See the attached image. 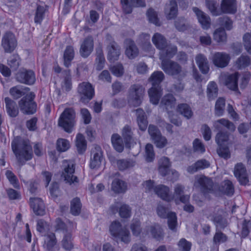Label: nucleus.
I'll return each instance as SVG.
<instances>
[{
	"mask_svg": "<svg viewBox=\"0 0 251 251\" xmlns=\"http://www.w3.org/2000/svg\"><path fill=\"white\" fill-rule=\"evenodd\" d=\"M7 112L11 117H15L19 113V110L16 103L9 98L6 97L4 99Z\"/></svg>",
	"mask_w": 251,
	"mask_h": 251,
	"instance_id": "nucleus-32",
	"label": "nucleus"
},
{
	"mask_svg": "<svg viewBox=\"0 0 251 251\" xmlns=\"http://www.w3.org/2000/svg\"><path fill=\"white\" fill-rule=\"evenodd\" d=\"M211 59L215 66L223 68L228 65L230 57L226 52H216L212 54Z\"/></svg>",
	"mask_w": 251,
	"mask_h": 251,
	"instance_id": "nucleus-15",
	"label": "nucleus"
},
{
	"mask_svg": "<svg viewBox=\"0 0 251 251\" xmlns=\"http://www.w3.org/2000/svg\"><path fill=\"white\" fill-rule=\"evenodd\" d=\"M222 211L220 209H215L214 210L205 211L204 215L210 220L212 221L217 227L224 228L227 226V222L224 219L221 213Z\"/></svg>",
	"mask_w": 251,
	"mask_h": 251,
	"instance_id": "nucleus-8",
	"label": "nucleus"
},
{
	"mask_svg": "<svg viewBox=\"0 0 251 251\" xmlns=\"http://www.w3.org/2000/svg\"><path fill=\"white\" fill-rule=\"evenodd\" d=\"M147 16L150 22L156 25H160L159 21L156 13L152 9H150L147 12Z\"/></svg>",
	"mask_w": 251,
	"mask_h": 251,
	"instance_id": "nucleus-60",
	"label": "nucleus"
},
{
	"mask_svg": "<svg viewBox=\"0 0 251 251\" xmlns=\"http://www.w3.org/2000/svg\"><path fill=\"white\" fill-rule=\"evenodd\" d=\"M111 209L113 213L119 211V215L122 218H128L131 216V208L126 204L117 202L111 206Z\"/></svg>",
	"mask_w": 251,
	"mask_h": 251,
	"instance_id": "nucleus-17",
	"label": "nucleus"
},
{
	"mask_svg": "<svg viewBox=\"0 0 251 251\" xmlns=\"http://www.w3.org/2000/svg\"><path fill=\"white\" fill-rule=\"evenodd\" d=\"M195 60L201 73L203 74H207L209 70V66L206 56L202 54H199L196 56Z\"/></svg>",
	"mask_w": 251,
	"mask_h": 251,
	"instance_id": "nucleus-30",
	"label": "nucleus"
},
{
	"mask_svg": "<svg viewBox=\"0 0 251 251\" xmlns=\"http://www.w3.org/2000/svg\"><path fill=\"white\" fill-rule=\"evenodd\" d=\"M144 89L139 84L131 85L128 91V102L130 106L137 107L142 102Z\"/></svg>",
	"mask_w": 251,
	"mask_h": 251,
	"instance_id": "nucleus-7",
	"label": "nucleus"
},
{
	"mask_svg": "<svg viewBox=\"0 0 251 251\" xmlns=\"http://www.w3.org/2000/svg\"><path fill=\"white\" fill-rule=\"evenodd\" d=\"M165 13L168 20L175 18L177 14V5L175 0H171L170 3L166 5Z\"/></svg>",
	"mask_w": 251,
	"mask_h": 251,
	"instance_id": "nucleus-31",
	"label": "nucleus"
},
{
	"mask_svg": "<svg viewBox=\"0 0 251 251\" xmlns=\"http://www.w3.org/2000/svg\"><path fill=\"white\" fill-rule=\"evenodd\" d=\"M161 60V69L164 72L170 75L175 76L178 80H182L187 75V72L176 62L160 57Z\"/></svg>",
	"mask_w": 251,
	"mask_h": 251,
	"instance_id": "nucleus-3",
	"label": "nucleus"
},
{
	"mask_svg": "<svg viewBox=\"0 0 251 251\" xmlns=\"http://www.w3.org/2000/svg\"><path fill=\"white\" fill-rule=\"evenodd\" d=\"M111 234L117 239L125 243L130 241V233L126 226H123L121 223L115 221L111 224L109 227Z\"/></svg>",
	"mask_w": 251,
	"mask_h": 251,
	"instance_id": "nucleus-4",
	"label": "nucleus"
},
{
	"mask_svg": "<svg viewBox=\"0 0 251 251\" xmlns=\"http://www.w3.org/2000/svg\"><path fill=\"white\" fill-rule=\"evenodd\" d=\"M219 148L217 150V153L219 155L225 159L229 158L230 153L228 148L227 147L223 146V145H219Z\"/></svg>",
	"mask_w": 251,
	"mask_h": 251,
	"instance_id": "nucleus-63",
	"label": "nucleus"
},
{
	"mask_svg": "<svg viewBox=\"0 0 251 251\" xmlns=\"http://www.w3.org/2000/svg\"><path fill=\"white\" fill-rule=\"evenodd\" d=\"M76 146L79 153H83L86 149V142L81 134H78L76 136Z\"/></svg>",
	"mask_w": 251,
	"mask_h": 251,
	"instance_id": "nucleus-47",
	"label": "nucleus"
},
{
	"mask_svg": "<svg viewBox=\"0 0 251 251\" xmlns=\"http://www.w3.org/2000/svg\"><path fill=\"white\" fill-rule=\"evenodd\" d=\"M107 58L110 62L117 60L120 54V48L117 44L113 42L110 43L108 47Z\"/></svg>",
	"mask_w": 251,
	"mask_h": 251,
	"instance_id": "nucleus-29",
	"label": "nucleus"
},
{
	"mask_svg": "<svg viewBox=\"0 0 251 251\" xmlns=\"http://www.w3.org/2000/svg\"><path fill=\"white\" fill-rule=\"evenodd\" d=\"M228 139V134L227 132H219L216 136V141L219 145H224Z\"/></svg>",
	"mask_w": 251,
	"mask_h": 251,
	"instance_id": "nucleus-62",
	"label": "nucleus"
},
{
	"mask_svg": "<svg viewBox=\"0 0 251 251\" xmlns=\"http://www.w3.org/2000/svg\"><path fill=\"white\" fill-rule=\"evenodd\" d=\"M75 56L74 48L71 46H68L66 48L64 53V64L66 67L71 65V61Z\"/></svg>",
	"mask_w": 251,
	"mask_h": 251,
	"instance_id": "nucleus-40",
	"label": "nucleus"
},
{
	"mask_svg": "<svg viewBox=\"0 0 251 251\" xmlns=\"http://www.w3.org/2000/svg\"><path fill=\"white\" fill-rule=\"evenodd\" d=\"M239 74L237 72L232 74H222L220 81L230 90L236 91L238 89V79Z\"/></svg>",
	"mask_w": 251,
	"mask_h": 251,
	"instance_id": "nucleus-12",
	"label": "nucleus"
},
{
	"mask_svg": "<svg viewBox=\"0 0 251 251\" xmlns=\"http://www.w3.org/2000/svg\"><path fill=\"white\" fill-rule=\"evenodd\" d=\"M5 175L10 183L15 188H18L19 187L18 179L16 176L11 171L9 170L7 171L6 172Z\"/></svg>",
	"mask_w": 251,
	"mask_h": 251,
	"instance_id": "nucleus-61",
	"label": "nucleus"
},
{
	"mask_svg": "<svg viewBox=\"0 0 251 251\" xmlns=\"http://www.w3.org/2000/svg\"><path fill=\"white\" fill-rule=\"evenodd\" d=\"M193 148L196 152L203 153L205 151L204 146L198 139H196L193 142Z\"/></svg>",
	"mask_w": 251,
	"mask_h": 251,
	"instance_id": "nucleus-64",
	"label": "nucleus"
},
{
	"mask_svg": "<svg viewBox=\"0 0 251 251\" xmlns=\"http://www.w3.org/2000/svg\"><path fill=\"white\" fill-rule=\"evenodd\" d=\"M117 167L120 171H125L132 168L135 162L130 159H121L116 160Z\"/></svg>",
	"mask_w": 251,
	"mask_h": 251,
	"instance_id": "nucleus-42",
	"label": "nucleus"
},
{
	"mask_svg": "<svg viewBox=\"0 0 251 251\" xmlns=\"http://www.w3.org/2000/svg\"><path fill=\"white\" fill-rule=\"evenodd\" d=\"M126 184L123 180L119 179H115L112 182V189L116 193H124L126 192Z\"/></svg>",
	"mask_w": 251,
	"mask_h": 251,
	"instance_id": "nucleus-39",
	"label": "nucleus"
},
{
	"mask_svg": "<svg viewBox=\"0 0 251 251\" xmlns=\"http://www.w3.org/2000/svg\"><path fill=\"white\" fill-rule=\"evenodd\" d=\"M213 38L216 42H224L226 40V35L225 29L223 28L217 29L213 34Z\"/></svg>",
	"mask_w": 251,
	"mask_h": 251,
	"instance_id": "nucleus-50",
	"label": "nucleus"
},
{
	"mask_svg": "<svg viewBox=\"0 0 251 251\" xmlns=\"http://www.w3.org/2000/svg\"><path fill=\"white\" fill-rule=\"evenodd\" d=\"M147 232H150L152 236L157 240L162 239L164 234L162 228L157 224H153L147 226L146 228Z\"/></svg>",
	"mask_w": 251,
	"mask_h": 251,
	"instance_id": "nucleus-28",
	"label": "nucleus"
},
{
	"mask_svg": "<svg viewBox=\"0 0 251 251\" xmlns=\"http://www.w3.org/2000/svg\"><path fill=\"white\" fill-rule=\"evenodd\" d=\"M152 41L155 47L160 50H163L168 43L165 38L159 33H156L153 35Z\"/></svg>",
	"mask_w": 251,
	"mask_h": 251,
	"instance_id": "nucleus-33",
	"label": "nucleus"
},
{
	"mask_svg": "<svg viewBox=\"0 0 251 251\" xmlns=\"http://www.w3.org/2000/svg\"><path fill=\"white\" fill-rule=\"evenodd\" d=\"M158 215L163 218H168V224L170 229L176 231L177 225L176 215L173 212H169L168 209L163 205L159 204L157 208Z\"/></svg>",
	"mask_w": 251,
	"mask_h": 251,
	"instance_id": "nucleus-9",
	"label": "nucleus"
},
{
	"mask_svg": "<svg viewBox=\"0 0 251 251\" xmlns=\"http://www.w3.org/2000/svg\"><path fill=\"white\" fill-rule=\"evenodd\" d=\"M220 190L223 193L227 196H232L234 191L232 183L228 180H225L221 183Z\"/></svg>",
	"mask_w": 251,
	"mask_h": 251,
	"instance_id": "nucleus-43",
	"label": "nucleus"
},
{
	"mask_svg": "<svg viewBox=\"0 0 251 251\" xmlns=\"http://www.w3.org/2000/svg\"><path fill=\"white\" fill-rule=\"evenodd\" d=\"M102 153L100 151L94 153L90 162V167L93 169H97L101 164L102 160Z\"/></svg>",
	"mask_w": 251,
	"mask_h": 251,
	"instance_id": "nucleus-49",
	"label": "nucleus"
},
{
	"mask_svg": "<svg viewBox=\"0 0 251 251\" xmlns=\"http://www.w3.org/2000/svg\"><path fill=\"white\" fill-rule=\"evenodd\" d=\"M44 247L47 251H58L59 247L57 245V240L53 233H50L45 236Z\"/></svg>",
	"mask_w": 251,
	"mask_h": 251,
	"instance_id": "nucleus-24",
	"label": "nucleus"
},
{
	"mask_svg": "<svg viewBox=\"0 0 251 251\" xmlns=\"http://www.w3.org/2000/svg\"><path fill=\"white\" fill-rule=\"evenodd\" d=\"M164 77V75L161 71H155L149 78V81L151 83L152 87L149 90L148 93L150 101L153 104L157 105L162 95V89L160 84Z\"/></svg>",
	"mask_w": 251,
	"mask_h": 251,
	"instance_id": "nucleus-2",
	"label": "nucleus"
},
{
	"mask_svg": "<svg viewBox=\"0 0 251 251\" xmlns=\"http://www.w3.org/2000/svg\"><path fill=\"white\" fill-rule=\"evenodd\" d=\"M219 24L223 26L226 29L230 30L232 28V22L227 16L220 17L218 20Z\"/></svg>",
	"mask_w": 251,
	"mask_h": 251,
	"instance_id": "nucleus-57",
	"label": "nucleus"
},
{
	"mask_svg": "<svg viewBox=\"0 0 251 251\" xmlns=\"http://www.w3.org/2000/svg\"><path fill=\"white\" fill-rule=\"evenodd\" d=\"M177 246L180 251H190L192 245L185 239L182 238L178 242Z\"/></svg>",
	"mask_w": 251,
	"mask_h": 251,
	"instance_id": "nucleus-58",
	"label": "nucleus"
},
{
	"mask_svg": "<svg viewBox=\"0 0 251 251\" xmlns=\"http://www.w3.org/2000/svg\"><path fill=\"white\" fill-rule=\"evenodd\" d=\"M30 207L34 213L39 216H43L45 213L44 203L41 199L39 198H31L29 199Z\"/></svg>",
	"mask_w": 251,
	"mask_h": 251,
	"instance_id": "nucleus-18",
	"label": "nucleus"
},
{
	"mask_svg": "<svg viewBox=\"0 0 251 251\" xmlns=\"http://www.w3.org/2000/svg\"><path fill=\"white\" fill-rule=\"evenodd\" d=\"M130 229L134 235H139L142 230L140 221L137 219H133L130 225Z\"/></svg>",
	"mask_w": 251,
	"mask_h": 251,
	"instance_id": "nucleus-55",
	"label": "nucleus"
},
{
	"mask_svg": "<svg viewBox=\"0 0 251 251\" xmlns=\"http://www.w3.org/2000/svg\"><path fill=\"white\" fill-rule=\"evenodd\" d=\"M145 152L146 160L148 162H151L153 160L155 156L153 151V147L151 144H147L145 147Z\"/></svg>",
	"mask_w": 251,
	"mask_h": 251,
	"instance_id": "nucleus-56",
	"label": "nucleus"
},
{
	"mask_svg": "<svg viewBox=\"0 0 251 251\" xmlns=\"http://www.w3.org/2000/svg\"><path fill=\"white\" fill-rule=\"evenodd\" d=\"M77 91L80 96V101L85 103L91 100L95 94L92 85L87 82L80 83L78 85Z\"/></svg>",
	"mask_w": 251,
	"mask_h": 251,
	"instance_id": "nucleus-11",
	"label": "nucleus"
},
{
	"mask_svg": "<svg viewBox=\"0 0 251 251\" xmlns=\"http://www.w3.org/2000/svg\"><path fill=\"white\" fill-rule=\"evenodd\" d=\"M175 25L176 28L179 31H184L188 27L186 20L182 18H178L175 21Z\"/></svg>",
	"mask_w": 251,
	"mask_h": 251,
	"instance_id": "nucleus-59",
	"label": "nucleus"
},
{
	"mask_svg": "<svg viewBox=\"0 0 251 251\" xmlns=\"http://www.w3.org/2000/svg\"><path fill=\"white\" fill-rule=\"evenodd\" d=\"M57 150L61 152H64L67 151L70 147V144L66 139H59L56 143Z\"/></svg>",
	"mask_w": 251,
	"mask_h": 251,
	"instance_id": "nucleus-53",
	"label": "nucleus"
},
{
	"mask_svg": "<svg viewBox=\"0 0 251 251\" xmlns=\"http://www.w3.org/2000/svg\"><path fill=\"white\" fill-rule=\"evenodd\" d=\"M111 142L114 148L118 152L124 150V144L122 137L118 134H114L111 137Z\"/></svg>",
	"mask_w": 251,
	"mask_h": 251,
	"instance_id": "nucleus-41",
	"label": "nucleus"
},
{
	"mask_svg": "<svg viewBox=\"0 0 251 251\" xmlns=\"http://www.w3.org/2000/svg\"><path fill=\"white\" fill-rule=\"evenodd\" d=\"M11 147L20 165H24L26 161L32 158V149L28 141H22L17 137L12 141Z\"/></svg>",
	"mask_w": 251,
	"mask_h": 251,
	"instance_id": "nucleus-1",
	"label": "nucleus"
},
{
	"mask_svg": "<svg viewBox=\"0 0 251 251\" xmlns=\"http://www.w3.org/2000/svg\"><path fill=\"white\" fill-rule=\"evenodd\" d=\"M153 189L155 194L162 200L168 202L174 200V197L170 194L169 187L164 185H158Z\"/></svg>",
	"mask_w": 251,
	"mask_h": 251,
	"instance_id": "nucleus-22",
	"label": "nucleus"
},
{
	"mask_svg": "<svg viewBox=\"0 0 251 251\" xmlns=\"http://www.w3.org/2000/svg\"><path fill=\"white\" fill-rule=\"evenodd\" d=\"M122 134L124 138L126 146L127 148L130 147L133 140V133L131 127L128 125H126L122 129Z\"/></svg>",
	"mask_w": 251,
	"mask_h": 251,
	"instance_id": "nucleus-37",
	"label": "nucleus"
},
{
	"mask_svg": "<svg viewBox=\"0 0 251 251\" xmlns=\"http://www.w3.org/2000/svg\"><path fill=\"white\" fill-rule=\"evenodd\" d=\"M63 172L62 176L65 180L71 184L77 181V178L74 175L75 173L74 163L71 160H64L62 163Z\"/></svg>",
	"mask_w": 251,
	"mask_h": 251,
	"instance_id": "nucleus-10",
	"label": "nucleus"
},
{
	"mask_svg": "<svg viewBox=\"0 0 251 251\" xmlns=\"http://www.w3.org/2000/svg\"><path fill=\"white\" fill-rule=\"evenodd\" d=\"M234 174L241 184L245 185L248 183L246 169L242 163H238L235 166Z\"/></svg>",
	"mask_w": 251,
	"mask_h": 251,
	"instance_id": "nucleus-20",
	"label": "nucleus"
},
{
	"mask_svg": "<svg viewBox=\"0 0 251 251\" xmlns=\"http://www.w3.org/2000/svg\"><path fill=\"white\" fill-rule=\"evenodd\" d=\"M124 11L129 14L132 12L134 6H144L145 3L144 0H121Z\"/></svg>",
	"mask_w": 251,
	"mask_h": 251,
	"instance_id": "nucleus-25",
	"label": "nucleus"
},
{
	"mask_svg": "<svg viewBox=\"0 0 251 251\" xmlns=\"http://www.w3.org/2000/svg\"><path fill=\"white\" fill-rule=\"evenodd\" d=\"M81 210V203L78 198L74 199L71 203V211L74 215H78Z\"/></svg>",
	"mask_w": 251,
	"mask_h": 251,
	"instance_id": "nucleus-51",
	"label": "nucleus"
},
{
	"mask_svg": "<svg viewBox=\"0 0 251 251\" xmlns=\"http://www.w3.org/2000/svg\"><path fill=\"white\" fill-rule=\"evenodd\" d=\"M34 94L29 92L19 101V106L23 113L33 114L36 112L37 105L34 101Z\"/></svg>",
	"mask_w": 251,
	"mask_h": 251,
	"instance_id": "nucleus-6",
	"label": "nucleus"
},
{
	"mask_svg": "<svg viewBox=\"0 0 251 251\" xmlns=\"http://www.w3.org/2000/svg\"><path fill=\"white\" fill-rule=\"evenodd\" d=\"M221 9L223 13L234 14L237 11L236 0H222Z\"/></svg>",
	"mask_w": 251,
	"mask_h": 251,
	"instance_id": "nucleus-27",
	"label": "nucleus"
},
{
	"mask_svg": "<svg viewBox=\"0 0 251 251\" xmlns=\"http://www.w3.org/2000/svg\"><path fill=\"white\" fill-rule=\"evenodd\" d=\"M93 38L91 36L86 37L81 44L80 53L83 57H88L93 50Z\"/></svg>",
	"mask_w": 251,
	"mask_h": 251,
	"instance_id": "nucleus-21",
	"label": "nucleus"
},
{
	"mask_svg": "<svg viewBox=\"0 0 251 251\" xmlns=\"http://www.w3.org/2000/svg\"><path fill=\"white\" fill-rule=\"evenodd\" d=\"M196 187H199L204 193H210L212 191L213 183L212 180L204 176L197 175L195 176L194 184Z\"/></svg>",
	"mask_w": 251,
	"mask_h": 251,
	"instance_id": "nucleus-13",
	"label": "nucleus"
},
{
	"mask_svg": "<svg viewBox=\"0 0 251 251\" xmlns=\"http://www.w3.org/2000/svg\"><path fill=\"white\" fill-rule=\"evenodd\" d=\"M177 109L179 113L187 119H190L193 116V112L191 107L186 103L179 104Z\"/></svg>",
	"mask_w": 251,
	"mask_h": 251,
	"instance_id": "nucleus-44",
	"label": "nucleus"
},
{
	"mask_svg": "<svg viewBox=\"0 0 251 251\" xmlns=\"http://www.w3.org/2000/svg\"><path fill=\"white\" fill-rule=\"evenodd\" d=\"M16 78L19 82L28 85L33 84L35 81L34 72L25 69L20 70L16 75Z\"/></svg>",
	"mask_w": 251,
	"mask_h": 251,
	"instance_id": "nucleus-14",
	"label": "nucleus"
},
{
	"mask_svg": "<svg viewBox=\"0 0 251 251\" xmlns=\"http://www.w3.org/2000/svg\"><path fill=\"white\" fill-rule=\"evenodd\" d=\"M45 9L43 6H38L35 14L34 22L36 24H41L45 16Z\"/></svg>",
	"mask_w": 251,
	"mask_h": 251,
	"instance_id": "nucleus-54",
	"label": "nucleus"
},
{
	"mask_svg": "<svg viewBox=\"0 0 251 251\" xmlns=\"http://www.w3.org/2000/svg\"><path fill=\"white\" fill-rule=\"evenodd\" d=\"M136 113L139 128L142 131H145L148 125V122L146 118L145 113L144 111L140 108L137 109L136 110Z\"/></svg>",
	"mask_w": 251,
	"mask_h": 251,
	"instance_id": "nucleus-34",
	"label": "nucleus"
},
{
	"mask_svg": "<svg viewBox=\"0 0 251 251\" xmlns=\"http://www.w3.org/2000/svg\"><path fill=\"white\" fill-rule=\"evenodd\" d=\"M193 11L195 13L199 23L204 29H207L210 27L211 20L209 16L197 7H193Z\"/></svg>",
	"mask_w": 251,
	"mask_h": 251,
	"instance_id": "nucleus-19",
	"label": "nucleus"
},
{
	"mask_svg": "<svg viewBox=\"0 0 251 251\" xmlns=\"http://www.w3.org/2000/svg\"><path fill=\"white\" fill-rule=\"evenodd\" d=\"M126 56L130 59L136 58L139 54V50L134 41L130 39L125 41Z\"/></svg>",
	"mask_w": 251,
	"mask_h": 251,
	"instance_id": "nucleus-23",
	"label": "nucleus"
},
{
	"mask_svg": "<svg viewBox=\"0 0 251 251\" xmlns=\"http://www.w3.org/2000/svg\"><path fill=\"white\" fill-rule=\"evenodd\" d=\"M250 63L251 60L248 56L242 55L236 61L235 66L238 69H241L248 66Z\"/></svg>",
	"mask_w": 251,
	"mask_h": 251,
	"instance_id": "nucleus-48",
	"label": "nucleus"
},
{
	"mask_svg": "<svg viewBox=\"0 0 251 251\" xmlns=\"http://www.w3.org/2000/svg\"><path fill=\"white\" fill-rule=\"evenodd\" d=\"M225 106V100L223 98H220L216 101L215 104V114L218 116L223 115Z\"/></svg>",
	"mask_w": 251,
	"mask_h": 251,
	"instance_id": "nucleus-52",
	"label": "nucleus"
},
{
	"mask_svg": "<svg viewBox=\"0 0 251 251\" xmlns=\"http://www.w3.org/2000/svg\"><path fill=\"white\" fill-rule=\"evenodd\" d=\"M62 247L66 251H70L74 248L73 238L70 232H65L61 242Z\"/></svg>",
	"mask_w": 251,
	"mask_h": 251,
	"instance_id": "nucleus-35",
	"label": "nucleus"
},
{
	"mask_svg": "<svg viewBox=\"0 0 251 251\" xmlns=\"http://www.w3.org/2000/svg\"><path fill=\"white\" fill-rule=\"evenodd\" d=\"M2 46L7 52L12 51L16 46V40L14 35L7 32L4 34L2 39Z\"/></svg>",
	"mask_w": 251,
	"mask_h": 251,
	"instance_id": "nucleus-16",
	"label": "nucleus"
},
{
	"mask_svg": "<svg viewBox=\"0 0 251 251\" xmlns=\"http://www.w3.org/2000/svg\"><path fill=\"white\" fill-rule=\"evenodd\" d=\"M160 56L159 58L163 56V58H172L176 53L177 51V48L176 46L168 44L163 50H161Z\"/></svg>",
	"mask_w": 251,
	"mask_h": 251,
	"instance_id": "nucleus-38",
	"label": "nucleus"
},
{
	"mask_svg": "<svg viewBox=\"0 0 251 251\" xmlns=\"http://www.w3.org/2000/svg\"><path fill=\"white\" fill-rule=\"evenodd\" d=\"M176 99L172 94H168L165 95L162 99L160 106L165 108L168 113L175 108Z\"/></svg>",
	"mask_w": 251,
	"mask_h": 251,
	"instance_id": "nucleus-26",
	"label": "nucleus"
},
{
	"mask_svg": "<svg viewBox=\"0 0 251 251\" xmlns=\"http://www.w3.org/2000/svg\"><path fill=\"white\" fill-rule=\"evenodd\" d=\"M213 126L216 129L219 130L222 129L223 126L226 127L230 131H234L235 129L233 124L225 119H221L214 122Z\"/></svg>",
	"mask_w": 251,
	"mask_h": 251,
	"instance_id": "nucleus-36",
	"label": "nucleus"
},
{
	"mask_svg": "<svg viewBox=\"0 0 251 251\" xmlns=\"http://www.w3.org/2000/svg\"><path fill=\"white\" fill-rule=\"evenodd\" d=\"M28 88L24 87L21 86H16L11 88L10 90L11 95L17 99L25 94Z\"/></svg>",
	"mask_w": 251,
	"mask_h": 251,
	"instance_id": "nucleus-45",
	"label": "nucleus"
},
{
	"mask_svg": "<svg viewBox=\"0 0 251 251\" xmlns=\"http://www.w3.org/2000/svg\"><path fill=\"white\" fill-rule=\"evenodd\" d=\"M75 115L74 109H66L60 116L58 125L66 132H71L74 126Z\"/></svg>",
	"mask_w": 251,
	"mask_h": 251,
	"instance_id": "nucleus-5",
	"label": "nucleus"
},
{
	"mask_svg": "<svg viewBox=\"0 0 251 251\" xmlns=\"http://www.w3.org/2000/svg\"><path fill=\"white\" fill-rule=\"evenodd\" d=\"M207 95L209 100L215 98L218 96V87L213 81L209 83L207 87Z\"/></svg>",
	"mask_w": 251,
	"mask_h": 251,
	"instance_id": "nucleus-46",
	"label": "nucleus"
}]
</instances>
